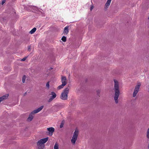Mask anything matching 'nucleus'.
Masks as SVG:
<instances>
[{
	"instance_id": "1",
	"label": "nucleus",
	"mask_w": 149,
	"mask_h": 149,
	"mask_svg": "<svg viewBox=\"0 0 149 149\" xmlns=\"http://www.w3.org/2000/svg\"><path fill=\"white\" fill-rule=\"evenodd\" d=\"M113 81L114 82V89L115 91L114 98L115 103L118 104V99L120 93L119 83L118 81L116 79H114Z\"/></svg>"
},
{
	"instance_id": "2",
	"label": "nucleus",
	"mask_w": 149,
	"mask_h": 149,
	"mask_svg": "<svg viewBox=\"0 0 149 149\" xmlns=\"http://www.w3.org/2000/svg\"><path fill=\"white\" fill-rule=\"evenodd\" d=\"M48 137L42 139L39 141L37 142V146L38 149H43L45 146V143L48 141Z\"/></svg>"
},
{
	"instance_id": "3",
	"label": "nucleus",
	"mask_w": 149,
	"mask_h": 149,
	"mask_svg": "<svg viewBox=\"0 0 149 149\" xmlns=\"http://www.w3.org/2000/svg\"><path fill=\"white\" fill-rule=\"evenodd\" d=\"M44 107V105H42L37 109L33 110L29 115V117L27 119L28 120L31 121L33 118V115L40 111L43 109Z\"/></svg>"
},
{
	"instance_id": "4",
	"label": "nucleus",
	"mask_w": 149,
	"mask_h": 149,
	"mask_svg": "<svg viewBox=\"0 0 149 149\" xmlns=\"http://www.w3.org/2000/svg\"><path fill=\"white\" fill-rule=\"evenodd\" d=\"M70 87H68L66 88L61 93L60 98L63 100H65L67 99L68 94L69 93L70 90Z\"/></svg>"
},
{
	"instance_id": "5",
	"label": "nucleus",
	"mask_w": 149,
	"mask_h": 149,
	"mask_svg": "<svg viewBox=\"0 0 149 149\" xmlns=\"http://www.w3.org/2000/svg\"><path fill=\"white\" fill-rule=\"evenodd\" d=\"M61 81L62 84L59 86L57 88L58 90H60L66 85L67 84V78L65 76H62L61 79Z\"/></svg>"
},
{
	"instance_id": "6",
	"label": "nucleus",
	"mask_w": 149,
	"mask_h": 149,
	"mask_svg": "<svg viewBox=\"0 0 149 149\" xmlns=\"http://www.w3.org/2000/svg\"><path fill=\"white\" fill-rule=\"evenodd\" d=\"M79 134V131L77 129H76L71 139L72 143L74 145L77 141Z\"/></svg>"
},
{
	"instance_id": "7",
	"label": "nucleus",
	"mask_w": 149,
	"mask_h": 149,
	"mask_svg": "<svg viewBox=\"0 0 149 149\" xmlns=\"http://www.w3.org/2000/svg\"><path fill=\"white\" fill-rule=\"evenodd\" d=\"M141 86V84L140 83H138L137 85L135 86V88L132 94L133 97H135L139 91L140 87Z\"/></svg>"
},
{
	"instance_id": "8",
	"label": "nucleus",
	"mask_w": 149,
	"mask_h": 149,
	"mask_svg": "<svg viewBox=\"0 0 149 149\" xmlns=\"http://www.w3.org/2000/svg\"><path fill=\"white\" fill-rule=\"evenodd\" d=\"M50 95L51 96H50V98L48 100L49 102H50L53 100L55 98L56 96V94L54 92H52L51 93Z\"/></svg>"
},
{
	"instance_id": "9",
	"label": "nucleus",
	"mask_w": 149,
	"mask_h": 149,
	"mask_svg": "<svg viewBox=\"0 0 149 149\" xmlns=\"http://www.w3.org/2000/svg\"><path fill=\"white\" fill-rule=\"evenodd\" d=\"M112 0H107V2L105 3L104 6V8L105 10H107L109 8V6L110 5L111 1Z\"/></svg>"
},
{
	"instance_id": "10",
	"label": "nucleus",
	"mask_w": 149,
	"mask_h": 149,
	"mask_svg": "<svg viewBox=\"0 0 149 149\" xmlns=\"http://www.w3.org/2000/svg\"><path fill=\"white\" fill-rule=\"evenodd\" d=\"M47 130L49 131V134L52 135L54 131V129L52 127H50L47 128Z\"/></svg>"
},
{
	"instance_id": "11",
	"label": "nucleus",
	"mask_w": 149,
	"mask_h": 149,
	"mask_svg": "<svg viewBox=\"0 0 149 149\" xmlns=\"http://www.w3.org/2000/svg\"><path fill=\"white\" fill-rule=\"evenodd\" d=\"M9 95L6 94L0 97V102L6 99L8 97Z\"/></svg>"
},
{
	"instance_id": "12",
	"label": "nucleus",
	"mask_w": 149,
	"mask_h": 149,
	"mask_svg": "<svg viewBox=\"0 0 149 149\" xmlns=\"http://www.w3.org/2000/svg\"><path fill=\"white\" fill-rule=\"evenodd\" d=\"M68 32H69V26H67L64 28V31L63 32V33L65 34H67L68 33Z\"/></svg>"
},
{
	"instance_id": "13",
	"label": "nucleus",
	"mask_w": 149,
	"mask_h": 149,
	"mask_svg": "<svg viewBox=\"0 0 149 149\" xmlns=\"http://www.w3.org/2000/svg\"><path fill=\"white\" fill-rule=\"evenodd\" d=\"M36 28H33L30 31V33L31 34H33L34 33L36 30Z\"/></svg>"
},
{
	"instance_id": "14",
	"label": "nucleus",
	"mask_w": 149,
	"mask_h": 149,
	"mask_svg": "<svg viewBox=\"0 0 149 149\" xmlns=\"http://www.w3.org/2000/svg\"><path fill=\"white\" fill-rule=\"evenodd\" d=\"M54 149H58V145L57 143H56L54 146Z\"/></svg>"
},
{
	"instance_id": "15",
	"label": "nucleus",
	"mask_w": 149,
	"mask_h": 149,
	"mask_svg": "<svg viewBox=\"0 0 149 149\" xmlns=\"http://www.w3.org/2000/svg\"><path fill=\"white\" fill-rule=\"evenodd\" d=\"M61 40L63 41L64 42H66V38L64 36H63L61 38Z\"/></svg>"
},
{
	"instance_id": "16",
	"label": "nucleus",
	"mask_w": 149,
	"mask_h": 149,
	"mask_svg": "<svg viewBox=\"0 0 149 149\" xmlns=\"http://www.w3.org/2000/svg\"><path fill=\"white\" fill-rule=\"evenodd\" d=\"M26 79V76L25 75L24 76L22 77V81L23 83H24L25 82Z\"/></svg>"
},
{
	"instance_id": "17",
	"label": "nucleus",
	"mask_w": 149,
	"mask_h": 149,
	"mask_svg": "<svg viewBox=\"0 0 149 149\" xmlns=\"http://www.w3.org/2000/svg\"><path fill=\"white\" fill-rule=\"evenodd\" d=\"M46 86L47 88H49V82H48L46 84Z\"/></svg>"
},
{
	"instance_id": "18",
	"label": "nucleus",
	"mask_w": 149,
	"mask_h": 149,
	"mask_svg": "<svg viewBox=\"0 0 149 149\" xmlns=\"http://www.w3.org/2000/svg\"><path fill=\"white\" fill-rule=\"evenodd\" d=\"M100 92V90H98L97 91V95L100 96L99 95Z\"/></svg>"
},
{
	"instance_id": "19",
	"label": "nucleus",
	"mask_w": 149,
	"mask_h": 149,
	"mask_svg": "<svg viewBox=\"0 0 149 149\" xmlns=\"http://www.w3.org/2000/svg\"><path fill=\"white\" fill-rule=\"evenodd\" d=\"M27 58V57H25L23 59H22L21 60V61H25Z\"/></svg>"
},
{
	"instance_id": "20",
	"label": "nucleus",
	"mask_w": 149,
	"mask_h": 149,
	"mask_svg": "<svg viewBox=\"0 0 149 149\" xmlns=\"http://www.w3.org/2000/svg\"><path fill=\"white\" fill-rule=\"evenodd\" d=\"M94 6L93 5H91L90 7V10L91 11L93 9Z\"/></svg>"
},
{
	"instance_id": "21",
	"label": "nucleus",
	"mask_w": 149,
	"mask_h": 149,
	"mask_svg": "<svg viewBox=\"0 0 149 149\" xmlns=\"http://www.w3.org/2000/svg\"><path fill=\"white\" fill-rule=\"evenodd\" d=\"M6 2V0H3L1 2V4L3 5Z\"/></svg>"
},
{
	"instance_id": "22",
	"label": "nucleus",
	"mask_w": 149,
	"mask_h": 149,
	"mask_svg": "<svg viewBox=\"0 0 149 149\" xmlns=\"http://www.w3.org/2000/svg\"><path fill=\"white\" fill-rule=\"evenodd\" d=\"M63 127V125L62 124H61L60 125V127L62 128Z\"/></svg>"
},
{
	"instance_id": "23",
	"label": "nucleus",
	"mask_w": 149,
	"mask_h": 149,
	"mask_svg": "<svg viewBox=\"0 0 149 149\" xmlns=\"http://www.w3.org/2000/svg\"><path fill=\"white\" fill-rule=\"evenodd\" d=\"M30 47H29V49H30Z\"/></svg>"
}]
</instances>
